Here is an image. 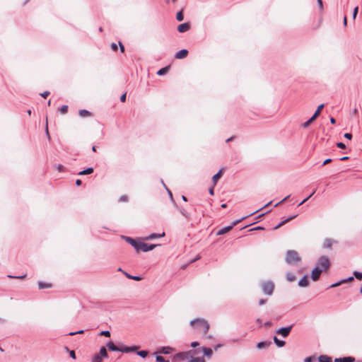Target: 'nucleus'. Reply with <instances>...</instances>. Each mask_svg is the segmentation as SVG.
<instances>
[{
	"label": "nucleus",
	"instance_id": "42",
	"mask_svg": "<svg viewBox=\"0 0 362 362\" xmlns=\"http://www.w3.org/2000/svg\"><path fill=\"white\" fill-rule=\"evenodd\" d=\"M99 335L100 336H105L106 337H110V332L108 331V330L101 331L99 333Z\"/></svg>",
	"mask_w": 362,
	"mask_h": 362
},
{
	"label": "nucleus",
	"instance_id": "49",
	"mask_svg": "<svg viewBox=\"0 0 362 362\" xmlns=\"http://www.w3.org/2000/svg\"><path fill=\"white\" fill-rule=\"evenodd\" d=\"M358 6L355 7L353 11V18L354 19L356 18L357 13H358Z\"/></svg>",
	"mask_w": 362,
	"mask_h": 362
},
{
	"label": "nucleus",
	"instance_id": "20",
	"mask_svg": "<svg viewBox=\"0 0 362 362\" xmlns=\"http://www.w3.org/2000/svg\"><path fill=\"white\" fill-rule=\"evenodd\" d=\"M309 284V281L307 275H305L299 281L298 286L300 287H306Z\"/></svg>",
	"mask_w": 362,
	"mask_h": 362
},
{
	"label": "nucleus",
	"instance_id": "58",
	"mask_svg": "<svg viewBox=\"0 0 362 362\" xmlns=\"http://www.w3.org/2000/svg\"><path fill=\"white\" fill-rule=\"evenodd\" d=\"M354 280V277L353 276H350L347 279H343L342 281L343 283H346V282H349V281H351Z\"/></svg>",
	"mask_w": 362,
	"mask_h": 362
},
{
	"label": "nucleus",
	"instance_id": "53",
	"mask_svg": "<svg viewBox=\"0 0 362 362\" xmlns=\"http://www.w3.org/2000/svg\"><path fill=\"white\" fill-rule=\"evenodd\" d=\"M344 138L351 140L352 139V134L351 133H345L344 134Z\"/></svg>",
	"mask_w": 362,
	"mask_h": 362
},
{
	"label": "nucleus",
	"instance_id": "63",
	"mask_svg": "<svg viewBox=\"0 0 362 362\" xmlns=\"http://www.w3.org/2000/svg\"><path fill=\"white\" fill-rule=\"evenodd\" d=\"M267 302V300L266 299H260L259 301V305H263L264 304H265Z\"/></svg>",
	"mask_w": 362,
	"mask_h": 362
},
{
	"label": "nucleus",
	"instance_id": "13",
	"mask_svg": "<svg viewBox=\"0 0 362 362\" xmlns=\"http://www.w3.org/2000/svg\"><path fill=\"white\" fill-rule=\"evenodd\" d=\"M190 28V24L189 23H182V24H180L178 26H177V31L179 33H185V32H187V30H189Z\"/></svg>",
	"mask_w": 362,
	"mask_h": 362
},
{
	"label": "nucleus",
	"instance_id": "55",
	"mask_svg": "<svg viewBox=\"0 0 362 362\" xmlns=\"http://www.w3.org/2000/svg\"><path fill=\"white\" fill-rule=\"evenodd\" d=\"M111 48H112V49L113 51H117V44H116V43H115V42H112V43L111 44Z\"/></svg>",
	"mask_w": 362,
	"mask_h": 362
},
{
	"label": "nucleus",
	"instance_id": "16",
	"mask_svg": "<svg viewBox=\"0 0 362 362\" xmlns=\"http://www.w3.org/2000/svg\"><path fill=\"white\" fill-rule=\"evenodd\" d=\"M272 342L271 341H260V342L257 343V348L259 349H267L270 345H272Z\"/></svg>",
	"mask_w": 362,
	"mask_h": 362
},
{
	"label": "nucleus",
	"instance_id": "27",
	"mask_svg": "<svg viewBox=\"0 0 362 362\" xmlns=\"http://www.w3.org/2000/svg\"><path fill=\"white\" fill-rule=\"evenodd\" d=\"M51 287H52V284L49 283H46V282H43V281L38 282V288L40 289L48 288H51Z\"/></svg>",
	"mask_w": 362,
	"mask_h": 362
},
{
	"label": "nucleus",
	"instance_id": "5",
	"mask_svg": "<svg viewBox=\"0 0 362 362\" xmlns=\"http://www.w3.org/2000/svg\"><path fill=\"white\" fill-rule=\"evenodd\" d=\"M324 106V104H321L317 107L316 111L314 112L313 116L308 121H306L302 124L303 128H308L310 125V124L317 119V117L320 115Z\"/></svg>",
	"mask_w": 362,
	"mask_h": 362
},
{
	"label": "nucleus",
	"instance_id": "23",
	"mask_svg": "<svg viewBox=\"0 0 362 362\" xmlns=\"http://www.w3.org/2000/svg\"><path fill=\"white\" fill-rule=\"evenodd\" d=\"M317 359L319 362H332V358L327 355H320Z\"/></svg>",
	"mask_w": 362,
	"mask_h": 362
},
{
	"label": "nucleus",
	"instance_id": "48",
	"mask_svg": "<svg viewBox=\"0 0 362 362\" xmlns=\"http://www.w3.org/2000/svg\"><path fill=\"white\" fill-rule=\"evenodd\" d=\"M337 146L341 149H344L346 148V145L342 142L337 143Z\"/></svg>",
	"mask_w": 362,
	"mask_h": 362
},
{
	"label": "nucleus",
	"instance_id": "47",
	"mask_svg": "<svg viewBox=\"0 0 362 362\" xmlns=\"http://www.w3.org/2000/svg\"><path fill=\"white\" fill-rule=\"evenodd\" d=\"M25 274H23L22 276H12V275H8V277L10 279H24L25 277Z\"/></svg>",
	"mask_w": 362,
	"mask_h": 362
},
{
	"label": "nucleus",
	"instance_id": "9",
	"mask_svg": "<svg viewBox=\"0 0 362 362\" xmlns=\"http://www.w3.org/2000/svg\"><path fill=\"white\" fill-rule=\"evenodd\" d=\"M322 273V269L319 267H315L311 272V279L313 281H317L320 279V274Z\"/></svg>",
	"mask_w": 362,
	"mask_h": 362
},
{
	"label": "nucleus",
	"instance_id": "57",
	"mask_svg": "<svg viewBox=\"0 0 362 362\" xmlns=\"http://www.w3.org/2000/svg\"><path fill=\"white\" fill-rule=\"evenodd\" d=\"M331 162H332V159L331 158H327V159L324 160V162L322 163V166L325 165H327V164H328V163H329Z\"/></svg>",
	"mask_w": 362,
	"mask_h": 362
},
{
	"label": "nucleus",
	"instance_id": "21",
	"mask_svg": "<svg viewBox=\"0 0 362 362\" xmlns=\"http://www.w3.org/2000/svg\"><path fill=\"white\" fill-rule=\"evenodd\" d=\"M232 228H233V226H228L223 227L217 231L216 235H223V234L229 232Z\"/></svg>",
	"mask_w": 362,
	"mask_h": 362
},
{
	"label": "nucleus",
	"instance_id": "54",
	"mask_svg": "<svg viewBox=\"0 0 362 362\" xmlns=\"http://www.w3.org/2000/svg\"><path fill=\"white\" fill-rule=\"evenodd\" d=\"M127 200V197L126 195H122L119 199V202H126Z\"/></svg>",
	"mask_w": 362,
	"mask_h": 362
},
{
	"label": "nucleus",
	"instance_id": "18",
	"mask_svg": "<svg viewBox=\"0 0 362 362\" xmlns=\"http://www.w3.org/2000/svg\"><path fill=\"white\" fill-rule=\"evenodd\" d=\"M223 168L220 169L218 172L212 177V182L214 183V186L216 185L218 180L221 178L223 173Z\"/></svg>",
	"mask_w": 362,
	"mask_h": 362
},
{
	"label": "nucleus",
	"instance_id": "40",
	"mask_svg": "<svg viewBox=\"0 0 362 362\" xmlns=\"http://www.w3.org/2000/svg\"><path fill=\"white\" fill-rule=\"evenodd\" d=\"M156 360L157 362H170L168 360H166L162 356H156Z\"/></svg>",
	"mask_w": 362,
	"mask_h": 362
},
{
	"label": "nucleus",
	"instance_id": "38",
	"mask_svg": "<svg viewBox=\"0 0 362 362\" xmlns=\"http://www.w3.org/2000/svg\"><path fill=\"white\" fill-rule=\"evenodd\" d=\"M176 19L178 21H183L184 16H183L182 11H179V12L177 13Z\"/></svg>",
	"mask_w": 362,
	"mask_h": 362
},
{
	"label": "nucleus",
	"instance_id": "2",
	"mask_svg": "<svg viewBox=\"0 0 362 362\" xmlns=\"http://www.w3.org/2000/svg\"><path fill=\"white\" fill-rule=\"evenodd\" d=\"M301 260L300 257L296 250H288L285 257V261L288 264L295 265Z\"/></svg>",
	"mask_w": 362,
	"mask_h": 362
},
{
	"label": "nucleus",
	"instance_id": "30",
	"mask_svg": "<svg viewBox=\"0 0 362 362\" xmlns=\"http://www.w3.org/2000/svg\"><path fill=\"white\" fill-rule=\"evenodd\" d=\"M97 354L100 355L101 358H103V357L107 358L108 357L107 351L105 346H102L100 349L99 354Z\"/></svg>",
	"mask_w": 362,
	"mask_h": 362
},
{
	"label": "nucleus",
	"instance_id": "19",
	"mask_svg": "<svg viewBox=\"0 0 362 362\" xmlns=\"http://www.w3.org/2000/svg\"><path fill=\"white\" fill-rule=\"evenodd\" d=\"M200 349V352L202 351L203 354H204V356H206L207 358H211L212 354H213V351L211 350V349L210 348H206V347H202V348H199Z\"/></svg>",
	"mask_w": 362,
	"mask_h": 362
},
{
	"label": "nucleus",
	"instance_id": "14",
	"mask_svg": "<svg viewBox=\"0 0 362 362\" xmlns=\"http://www.w3.org/2000/svg\"><path fill=\"white\" fill-rule=\"evenodd\" d=\"M334 362H355V358L352 356H345L343 358H336Z\"/></svg>",
	"mask_w": 362,
	"mask_h": 362
},
{
	"label": "nucleus",
	"instance_id": "26",
	"mask_svg": "<svg viewBox=\"0 0 362 362\" xmlns=\"http://www.w3.org/2000/svg\"><path fill=\"white\" fill-rule=\"evenodd\" d=\"M93 168L90 167L84 169L83 170L78 173L79 175H90L93 173Z\"/></svg>",
	"mask_w": 362,
	"mask_h": 362
},
{
	"label": "nucleus",
	"instance_id": "11",
	"mask_svg": "<svg viewBox=\"0 0 362 362\" xmlns=\"http://www.w3.org/2000/svg\"><path fill=\"white\" fill-rule=\"evenodd\" d=\"M333 243H337V241L334 240L331 238H325L322 243V247L324 249H332V246Z\"/></svg>",
	"mask_w": 362,
	"mask_h": 362
},
{
	"label": "nucleus",
	"instance_id": "28",
	"mask_svg": "<svg viewBox=\"0 0 362 362\" xmlns=\"http://www.w3.org/2000/svg\"><path fill=\"white\" fill-rule=\"evenodd\" d=\"M274 341L278 347H283L286 344L284 340H280L276 336L274 337Z\"/></svg>",
	"mask_w": 362,
	"mask_h": 362
},
{
	"label": "nucleus",
	"instance_id": "46",
	"mask_svg": "<svg viewBox=\"0 0 362 362\" xmlns=\"http://www.w3.org/2000/svg\"><path fill=\"white\" fill-rule=\"evenodd\" d=\"M315 360V356H309V357H307L304 359V362H313V361Z\"/></svg>",
	"mask_w": 362,
	"mask_h": 362
},
{
	"label": "nucleus",
	"instance_id": "1",
	"mask_svg": "<svg viewBox=\"0 0 362 362\" xmlns=\"http://www.w3.org/2000/svg\"><path fill=\"white\" fill-rule=\"evenodd\" d=\"M190 325L206 334L209 329V324L204 319H194L190 322Z\"/></svg>",
	"mask_w": 362,
	"mask_h": 362
},
{
	"label": "nucleus",
	"instance_id": "25",
	"mask_svg": "<svg viewBox=\"0 0 362 362\" xmlns=\"http://www.w3.org/2000/svg\"><path fill=\"white\" fill-rule=\"evenodd\" d=\"M107 346L109 349V350L112 351H119V347L117 346L112 341H109L107 344Z\"/></svg>",
	"mask_w": 362,
	"mask_h": 362
},
{
	"label": "nucleus",
	"instance_id": "37",
	"mask_svg": "<svg viewBox=\"0 0 362 362\" xmlns=\"http://www.w3.org/2000/svg\"><path fill=\"white\" fill-rule=\"evenodd\" d=\"M143 244V242H138L136 240V242L135 243L134 245L135 246H133L134 247V249L138 252V251H141V245Z\"/></svg>",
	"mask_w": 362,
	"mask_h": 362
},
{
	"label": "nucleus",
	"instance_id": "31",
	"mask_svg": "<svg viewBox=\"0 0 362 362\" xmlns=\"http://www.w3.org/2000/svg\"><path fill=\"white\" fill-rule=\"evenodd\" d=\"M123 274L129 279L135 280V281H141L142 278L139 276H132L126 272H123Z\"/></svg>",
	"mask_w": 362,
	"mask_h": 362
},
{
	"label": "nucleus",
	"instance_id": "39",
	"mask_svg": "<svg viewBox=\"0 0 362 362\" xmlns=\"http://www.w3.org/2000/svg\"><path fill=\"white\" fill-rule=\"evenodd\" d=\"M59 110L62 114H66L68 111V105H64L61 106Z\"/></svg>",
	"mask_w": 362,
	"mask_h": 362
},
{
	"label": "nucleus",
	"instance_id": "64",
	"mask_svg": "<svg viewBox=\"0 0 362 362\" xmlns=\"http://www.w3.org/2000/svg\"><path fill=\"white\" fill-rule=\"evenodd\" d=\"M119 49H120V51L122 52H124V46L119 42Z\"/></svg>",
	"mask_w": 362,
	"mask_h": 362
},
{
	"label": "nucleus",
	"instance_id": "52",
	"mask_svg": "<svg viewBox=\"0 0 362 362\" xmlns=\"http://www.w3.org/2000/svg\"><path fill=\"white\" fill-rule=\"evenodd\" d=\"M290 197V195H288L287 197H286L285 198H284L281 201H280L279 202L276 203L274 206H279L280 204L283 203L284 202L286 201L288 198Z\"/></svg>",
	"mask_w": 362,
	"mask_h": 362
},
{
	"label": "nucleus",
	"instance_id": "35",
	"mask_svg": "<svg viewBox=\"0 0 362 362\" xmlns=\"http://www.w3.org/2000/svg\"><path fill=\"white\" fill-rule=\"evenodd\" d=\"M123 238L125 240V241L127 243H129L132 247L135 246L134 244L136 242V240L133 239L132 238L127 237V236H124Z\"/></svg>",
	"mask_w": 362,
	"mask_h": 362
},
{
	"label": "nucleus",
	"instance_id": "51",
	"mask_svg": "<svg viewBox=\"0 0 362 362\" xmlns=\"http://www.w3.org/2000/svg\"><path fill=\"white\" fill-rule=\"evenodd\" d=\"M341 284H343L342 280H341V281H338V282H337V283L332 284L330 286V287H331V288H334V287H337V286H338L341 285Z\"/></svg>",
	"mask_w": 362,
	"mask_h": 362
},
{
	"label": "nucleus",
	"instance_id": "4",
	"mask_svg": "<svg viewBox=\"0 0 362 362\" xmlns=\"http://www.w3.org/2000/svg\"><path fill=\"white\" fill-rule=\"evenodd\" d=\"M274 289V284L272 281H264L262 283V290L267 296L272 295Z\"/></svg>",
	"mask_w": 362,
	"mask_h": 362
},
{
	"label": "nucleus",
	"instance_id": "44",
	"mask_svg": "<svg viewBox=\"0 0 362 362\" xmlns=\"http://www.w3.org/2000/svg\"><path fill=\"white\" fill-rule=\"evenodd\" d=\"M54 168L59 171L62 172L64 170V166L62 164H55Z\"/></svg>",
	"mask_w": 362,
	"mask_h": 362
},
{
	"label": "nucleus",
	"instance_id": "15",
	"mask_svg": "<svg viewBox=\"0 0 362 362\" xmlns=\"http://www.w3.org/2000/svg\"><path fill=\"white\" fill-rule=\"evenodd\" d=\"M187 54H188V51L185 49H183L180 50L179 52H177L175 54V57L176 59H184L187 56Z\"/></svg>",
	"mask_w": 362,
	"mask_h": 362
},
{
	"label": "nucleus",
	"instance_id": "59",
	"mask_svg": "<svg viewBox=\"0 0 362 362\" xmlns=\"http://www.w3.org/2000/svg\"><path fill=\"white\" fill-rule=\"evenodd\" d=\"M120 101L124 103L126 101V93H124L120 97Z\"/></svg>",
	"mask_w": 362,
	"mask_h": 362
},
{
	"label": "nucleus",
	"instance_id": "60",
	"mask_svg": "<svg viewBox=\"0 0 362 362\" xmlns=\"http://www.w3.org/2000/svg\"><path fill=\"white\" fill-rule=\"evenodd\" d=\"M199 345V342L198 341H193L192 342L191 344V346L192 348H196L197 346H198Z\"/></svg>",
	"mask_w": 362,
	"mask_h": 362
},
{
	"label": "nucleus",
	"instance_id": "45",
	"mask_svg": "<svg viewBox=\"0 0 362 362\" xmlns=\"http://www.w3.org/2000/svg\"><path fill=\"white\" fill-rule=\"evenodd\" d=\"M83 333H84V330L83 329H81V330H78L77 332H70V333H69V335L74 336V335H76V334H83Z\"/></svg>",
	"mask_w": 362,
	"mask_h": 362
},
{
	"label": "nucleus",
	"instance_id": "29",
	"mask_svg": "<svg viewBox=\"0 0 362 362\" xmlns=\"http://www.w3.org/2000/svg\"><path fill=\"white\" fill-rule=\"evenodd\" d=\"M78 115L81 117H87L91 116V112L86 110H80L78 111Z\"/></svg>",
	"mask_w": 362,
	"mask_h": 362
},
{
	"label": "nucleus",
	"instance_id": "61",
	"mask_svg": "<svg viewBox=\"0 0 362 362\" xmlns=\"http://www.w3.org/2000/svg\"><path fill=\"white\" fill-rule=\"evenodd\" d=\"M69 355L70 356L73 358V359H75L76 358V354H75V351H71L69 352Z\"/></svg>",
	"mask_w": 362,
	"mask_h": 362
},
{
	"label": "nucleus",
	"instance_id": "10",
	"mask_svg": "<svg viewBox=\"0 0 362 362\" xmlns=\"http://www.w3.org/2000/svg\"><path fill=\"white\" fill-rule=\"evenodd\" d=\"M271 204H272V202H268L267 204H266L264 206H262V208H260V209H257V211H254V212H252V213L250 214H249V215H247V216H244V217L241 218L240 219H238V220L235 221L233 223V224H232L231 226H233V228L235 225H237L238 223H240V221H242L243 219H245V218H246L247 217H248V216H252V214H255V213L258 212V211H260L261 209H264V208L267 207V206H268L269 205H270Z\"/></svg>",
	"mask_w": 362,
	"mask_h": 362
},
{
	"label": "nucleus",
	"instance_id": "17",
	"mask_svg": "<svg viewBox=\"0 0 362 362\" xmlns=\"http://www.w3.org/2000/svg\"><path fill=\"white\" fill-rule=\"evenodd\" d=\"M173 351V348L170 346H163L158 350V353L160 354H169Z\"/></svg>",
	"mask_w": 362,
	"mask_h": 362
},
{
	"label": "nucleus",
	"instance_id": "33",
	"mask_svg": "<svg viewBox=\"0 0 362 362\" xmlns=\"http://www.w3.org/2000/svg\"><path fill=\"white\" fill-rule=\"evenodd\" d=\"M168 71H169V66H166V67L159 69L157 72V74L158 76H163V75L166 74Z\"/></svg>",
	"mask_w": 362,
	"mask_h": 362
},
{
	"label": "nucleus",
	"instance_id": "41",
	"mask_svg": "<svg viewBox=\"0 0 362 362\" xmlns=\"http://www.w3.org/2000/svg\"><path fill=\"white\" fill-rule=\"evenodd\" d=\"M92 362H102V358L100 357V355L95 354L93 357Z\"/></svg>",
	"mask_w": 362,
	"mask_h": 362
},
{
	"label": "nucleus",
	"instance_id": "12",
	"mask_svg": "<svg viewBox=\"0 0 362 362\" xmlns=\"http://www.w3.org/2000/svg\"><path fill=\"white\" fill-rule=\"evenodd\" d=\"M158 245H159L147 244V243H143L141 248V251L142 252H148V251L153 250L154 248H156Z\"/></svg>",
	"mask_w": 362,
	"mask_h": 362
},
{
	"label": "nucleus",
	"instance_id": "3",
	"mask_svg": "<svg viewBox=\"0 0 362 362\" xmlns=\"http://www.w3.org/2000/svg\"><path fill=\"white\" fill-rule=\"evenodd\" d=\"M330 264V261L327 257L321 256L317 262L316 267H319L320 269H322L323 272L329 269Z\"/></svg>",
	"mask_w": 362,
	"mask_h": 362
},
{
	"label": "nucleus",
	"instance_id": "62",
	"mask_svg": "<svg viewBox=\"0 0 362 362\" xmlns=\"http://www.w3.org/2000/svg\"><path fill=\"white\" fill-rule=\"evenodd\" d=\"M262 229H263L262 227L257 226V227L250 229L249 231H253V230H262Z\"/></svg>",
	"mask_w": 362,
	"mask_h": 362
},
{
	"label": "nucleus",
	"instance_id": "32",
	"mask_svg": "<svg viewBox=\"0 0 362 362\" xmlns=\"http://www.w3.org/2000/svg\"><path fill=\"white\" fill-rule=\"evenodd\" d=\"M287 281L293 282L296 280V276L291 272H287L286 275Z\"/></svg>",
	"mask_w": 362,
	"mask_h": 362
},
{
	"label": "nucleus",
	"instance_id": "7",
	"mask_svg": "<svg viewBox=\"0 0 362 362\" xmlns=\"http://www.w3.org/2000/svg\"><path fill=\"white\" fill-rule=\"evenodd\" d=\"M293 325H292L288 327H281L279 329H277L276 332L278 334H280L281 336H282L283 337H286L289 335V334L293 328Z\"/></svg>",
	"mask_w": 362,
	"mask_h": 362
},
{
	"label": "nucleus",
	"instance_id": "43",
	"mask_svg": "<svg viewBox=\"0 0 362 362\" xmlns=\"http://www.w3.org/2000/svg\"><path fill=\"white\" fill-rule=\"evenodd\" d=\"M354 276L358 279V280H361L362 279V273L360 272H357V271H355L354 272Z\"/></svg>",
	"mask_w": 362,
	"mask_h": 362
},
{
	"label": "nucleus",
	"instance_id": "22",
	"mask_svg": "<svg viewBox=\"0 0 362 362\" xmlns=\"http://www.w3.org/2000/svg\"><path fill=\"white\" fill-rule=\"evenodd\" d=\"M297 216V215H293V216H290L289 218H286V220L280 222L277 226H276L274 227V229H278L280 227H281L282 226H284L285 223H286L287 222L293 220L294 218H296Z\"/></svg>",
	"mask_w": 362,
	"mask_h": 362
},
{
	"label": "nucleus",
	"instance_id": "34",
	"mask_svg": "<svg viewBox=\"0 0 362 362\" xmlns=\"http://www.w3.org/2000/svg\"><path fill=\"white\" fill-rule=\"evenodd\" d=\"M179 211L185 218L190 219L191 216L186 210L180 208L179 209Z\"/></svg>",
	"mask_w": 362,
	"mask_h": 362
},
{
	"label": "nucleus",
	"instance_id": "56",
	"mask_svg": "<svg viewBox=\"0 0 362 362\" xmlns=\"http://www.w3.org/2000/svg\"><path fill=\"white\" fill-rule=\"evenodd\" d=\"M49 94H50V93L49 91H45V92L40 93V95L43 98H47Z\"/></svg>",
	"mask_w": 362,
	"mask_h": 362
},
{
	"label": "nucleus",
	"instance_id": "8",
	"mask_svg": "<svg viewBox=\"0 0 362 362\" xmlns=\"http://www.w3.org/2000/svg\"><path fill=\"white\" fill-rule=\"evenodd\" d=\"M138 349V346H127L124 344H121L119 346V351L122 353H130V352H134Z\"/></svg>",
	"mask_w": 362,
	"mask_h": 362
},
{
	"label": "nucleus",
	"instance_id": "36",
	"mask_svg": "<svg viewBox=\"0 0 362 362\" xmlns=\"http://www.w3.org/2000/svg\"><path fill=\"white\" fill-rule=\"evenodd\" d=\"M136 351V354L139 355V356H141V358H146L148 354L147 351H144V350Z\"/></svg>",
	"mask_w": 362,
	"mask_h": 362
},
{
	"label": "nucleus",
	"instance_id": "50",
	"mask_svg": "<svg viewBox=\"0 0 362 362\" xmlns=\"http://www.w3.org/2000/svg\"><path fill=\"white\" fill-rule=\"evenodd\" d=\"M317 2L318 4L320 10L321 11H322V10H323V3H322V0H317Z\"/></svg>",
	"mask_w": 362,
	"mask_h": 362
},
{
	"label": "nucleus",
	"instance_id": "6",
	"mask_svg": "<svg viewBox=\"0 0 362 362\" xmlns=\"http://www.w3.org/2000/svg\"><path fill=\"white\" fill-rule=\"evenodd\" d=\"M193 352L194 354H199L200 349H195L194 351H189L187 352H180L176 355V357L180 359L181 361H185L190 358L191 353Z\"/></svg>",
	"mask_w": 362,
	"mask_h": 362
},
{
	"label": "nucleus",
	"instance_id": "24",
	"mask_svg": "<svg viewBox=\"0 0 362 362\" xmlns=\"http://www.w3.org/2000/svg\"><path fill=\"white\" fill-rule=\"evenodd\" d=\"M165 235V233H151L148 237L145 238V240H153L158 238L163 237Z\"/></svg>",
	"mask_w": 362,
	"mask_h": 362
}]
</instances>
